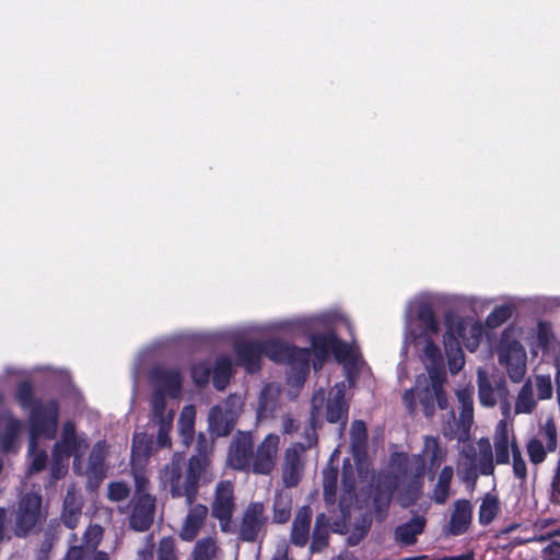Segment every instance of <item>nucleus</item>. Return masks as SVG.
<instances>
[{
  "instance_id": "9d476101",
  "label": "nucleus",
  "mask_w": 560,
  "mask_h": 560,
  "mask_svg": "<svg viewBox=\"0 0 560 560\" xmlns=\"http://www.w3.org/2000/svg\"><path fill=\"white\" fill-rule=\"evenodd\" d=\"M268 517L262 502H250L243 512L237 535L243 542L261 541L266 536Z\"/></svg>"
},
{
  "instance_id": "79ce46f5",
  "label": "nucleus",
  "mask_w": 560,
  "mask_h": 560,
  "mask_svg": "<svg viewBox=\"0 0 560 560\" xmlns=\"http://www.w3.org/2000/svg\"><path fill=\"white\" fill-rule=\"evenodd\" d=\"M513 315V306L503 304L495 306L486 318V326L489 328H498L509 320Z\"/></svg>"
},
{
  "instance_id": "69168bd1",
  "label": "nucleus",
  "mask_w": 560,
  "mask_h": 560,
  "mask_svg": "<svg viewBox=\"0 0 560 560\" xmlns=\"http://www.w3.org/2000/svg\"><path fill=\"white\" fill-rule=\"evenodd\" d=\"M370 532V524L363 523L357 526L348 537V544L350 546H357L363 538L368 536Z\"/></svg>"
},
{
  "instance_id": "cd10ccee",
  "label": "nucleus",
  "mask_w": 560,
  "mask_h": 560,
  "mask_svg": "<svg viewBox=\"0 0 560 560\" xmlns=\"http://www.w3.org/2000/svg\"><path fill=\"white\" fill-rule=\"evenodd\" d=\"M417 320L421 324L425 336L438 335L440 325L432 305L428 302H420L416 308Z\"/></svg>"
},
{
  "instance_id": "bb28decb",
  "label": "nucleus",
  "mask_w": 560,
  "mask_h": 560,
  "mask_svg": "<svg viewBox=\"0 0 560 560\" xmlns=\"http://www.w3.org/2000/svg\"><path fill=\"white\" fill-rule=\"evenodd\" d=\"M233 376L232 360L228 355L217 358L212 369V384L217 390H224Z\"/></svg>"
},
{
  "instance_id": "c85d7f7f",
  "label": "nucleus",
  "mask_w": 560,
  "mask_h": 560,
  "mask_svg": "<svg viewBox=\"0 0 560 560\" xmlns=\"http://www.w3.org/2000/svg\"><path fill=\"white\" fill-rule=\"evenodd\" d=\"M355 476L351 467L346 468L343 465L341 478V495L339 499V508L341 511L349 509L357 498Z\"/></svg>"
},
{
  "instance_id": "864d4df0",
  "label": "nucleus",
  "mask_w": 560,
  "mask_h": 560,
  "mask_svg": "<svg viewBox=\"0 0 560 560\" xmlns=\"http://www.w3.org/2000/svg\"><path fill=\"white\" fill-rule=\"evenodd\" d=\"M539 434L545 439L547 451L552 453L558 445L557 427L552 418H548L546 422L539 427Z\"/></svg>"
},
{
  "instance_id": "5701e85b",
  "label": "nucleus",
  "mask_w": 560,
  "mask_h": 560,
  "mask_svg": "<svg viewBox=\"0 0 560 560\" xmlns=\"http://www.w3.org/2000/svg\"><path fill=\"white\" fill-rule=\"evenodd\" d=\"M336 338V332L329 330L322 334H314L311 336V346L314 361L313 368L315 371L320 370L325 361L327 360Z\"/></svg>"
},
{
  "instance_id": "052dcab7",
  "label": "nucleus",
  "mask_w": 560,
  "mask_h": 560,
  "mask_svg": "<svg viewBox=\"0 0 560 560\" xmlns=\"http://www.w3.org/2000/svg\"><path fill=\"white\" fill-rule=\"evenodd\" d=\"M34 451L30 447V452L32 453V463L30 465L28 471L31 474H36L45 469L47 464V453L45 450H36Z\"/></svg>"
},
{
  "instance_id": "f257e3e1",
  "label": "nucleus",
  "mask_w": 560,
  "mask_h": 560,
  "mask_svg": "<svg viewBox=\"0 0 560 560\" xmlns=\"http://www.w3.org/2000/svg\"><path fill=\"white\" fill-rule=\"evenodd\" d=\"M280 436L267 434L256 446L250 431L238 430L228 450V465L237 471L260 476L270 475L277 465Z\"/></svg>"
},
{
  "instance_id": "72a5a7b5",
  "label": "nucleus",
  "mask_w": 560,
  "mask_h": 560,
  "mask_svg": "<svg viewBox=\"0 0 560 560\" xmlns=\"http://www.w3.org/2000/svg\"><path fill=\"white\" fill-rule=\"evenodd\" d=\"M537 402L534 399L533 385L530 380H526L522 385L516 399L515 412L516 413H532L536 409Z\"/></svg>"
},
{
  "instance_id": "37998d69",
  "label": "nucleus",
  "mask_w": 560,
  "mask_h": 560,
  "mask_svg": "<svg viewBox=\"0 0 560 560\" xmlns=\"http://www.w3.org/2000/svg\"><path fill=\"white\" fill-rule=\"evenodd\" d=\"M467 457L468 462L459 465L458 472L460 475L462 481L472 491L476 487L480 472L477 469L475 456L468 455Z\"/></svg>"
},
{
  "instance_id": "7ed1b4c3",
  "label": "nucleus",
  "mask_w": 560,
  "mask_h": 560,
  "mask_svg": "<svg viewBox=\"0 0 560 560\" xmlns=\"http://www.w3.org/2000/svg\"><path fill=\"white\" fill-rule=\"evenodd\" d=\"M424 385L418 380L415 388L405 390L402 401L409 415L417 413V400L421 406L423 416L433 418L436 407L441 410L448 408V399L444 390L445 375L431 372L429 380L424 378Z\"/></svg>"
},
{
  "instance_id": "0e129e2a",
  "label": "nucleus",
  "mask_w": 560,
  "mask_h": 560,
  "mask_svg": "<svg viewBox=\"0 0 560 560\" xmlns=\"http://www.w3.org/2000/svg\"><path fill=\"white\" fill-rule=\"evenodd\" d=\"M331 352L335 355L336 360L343 361L350 354V348L347 342L339 339L338 336L336 335Z\"/></svg>"
},
{
  "instance_id": "4468645a",
  "label": "nucleus",
  "mask_w": 560,
  "mask_h": 560,
  "mask_svg": "<svg viewBox=\"0 0 560 560\" xmlns=\"http://www.w3.org/2000/svg\"><path fill=\"white\" fill-rule=\"evenodd\" d=\"M425 474V460L421 455L415 457V466L411 476L402 485L398 500L402 508H410L416 504L422 494Z\"/></svg>"
},
{
  "instance_id": "603ef678",
  "label": "nucleus",
  "mask_w": 560,
  "mask_h": 560,
  "mask_svg": "<svg viewBox=\"0 0 560 560\" xmlns=\"http://www.w3.org/2000/svg\"><path fill=\"white\" fill-rule=\"evenodd\" d=\"M212 369L209 362H197L191 366V378L196 386L203 387L209 383Z\"/></svg>"
},
{
  "instance_id": "58836bf2",
  "label": "nucleus",
  "mask_w": 560,
  "mask_h": 560,
  "mask_svg": "<svg viewBox=\"0 0 560 560\" xmlns=\"http://www.w3.org/2000/svg\"><path fill=\"white\" fill-rule=\"evenodd\" d=\"M15 399L23 409L31 410L39 400L34 396V386L31 381H22L15 389Z\"/></svg>"
},
{
  "instance_id": "13d9d810",
  "label": "nucleus",
  "mask_w": 560,
  "mask_h": 560,
  "mask_svg": "<svg viewBox=\"0 0 560 560\" xmlns=\"http://www.w3.org/2000/svg\"><path fill=\"white\" fill-rule=\"evenodd\" d=\"M129 493V487L122 481L110 482L108 486V499L110 501H122L128 498Z\"/></svg>"
},
{
  "instance_id": "de8ad7c7",
  "label": "nucleus",
  "mask_w": 560,
  "mask_h": 560,
  "mask_svg": "<svg viewBox=\"0 0 560 560\" xmlns=\"http://www.w3.org/2000/svg\"><path fill=\"white\" fill-rule=\"evenodd\" d=\"M292 502L282 497L276 498L272 506V520L277 524H284L291 517Z\"/></svg>"
},
{
  "instance_id": "c03bdc74",
  "label": "nucleus",
  "mask_w": 560,
  "mask_h": 560,
  "mask_svg": "<svg viewBox=\"0 0 560 560\" xmlns=\"http://www.w3.org/2000/svg\"><path fill=\"white\" fill-rule=\"evenodd\" d=\"M179 434L184 445L189 446L195 436V416L194 411L187 415L184 410L178 420Z\"/></svg>"
},
{
  "instance_id": "f3484780",
  "label": "nucleus",
  "mask_w": 560,
  "mask_h": 560,
  "mask_svg": "<svg viewBox=\"0 0 560 560\" xmlns=\"http://www.w3.org/2000/svg\"><path fill=\"white\" fill-rule=\"evenodd\" d=\"M234 485L231 480H222L217 483L213 500L211 502V516L233 514L235 511Z\"/></svg>"
},
{
  "instance_id": "393cba45",
  "label": "nucleus",
  "mask_w": 560,
  "mask_h": 560,
  "mask_svg": "<svg viewBox=\"0 0 560 560\" xmlns=\"http://www.w3.org/2000/svg\"><path fill=\"white\" fill-rule=\"evenodd\" d=\"M329 544V518L325 513H320L315 518L310 544L311 553L323 552Z\"/></svg>"
},
{
  "instance_id": "412c9836",
  "label": "nucleus",
  "mask_w": 560,
  "mask_h": 560,
  "mask_svg": "<svg viewBox=\"0 0 560 560\" xmlns=\"http://www.w3.org/2000/svg\"><path fill=\"white\" fill-rule=\"evenodd\" d=\"M472 518V505L467 499H458L454 502V510L448 522V533L453 536L465 534Z\"/></svg>"
},
{
  "instance_id": "a878e982",
  "label": "nucleus",
  "mask_w": 560,
  "mask_h": 560,
  "mask_svg": "<svg viewBox=\"0 0 560 560\" xmlns=\"http://www.w3.org/2000/svg\"><path fill=\"white\" fill-rule=\"evenodd\" d=\"M349 406L345 401V393L339 389L326 404V420L329 423L346 425L348 420Z\"/></svg>"
},
{
  "instance_id": "aec40b11",
  "label": "nucleus",
  "mask_w": 560,
  "mask_h": 560,
  "mask_svg": "<svg viewBox=\"0 0 560 560\" xmlns=\"http://www.w3.org/2000/svg\"><path fill=\"white\" fill-rule=\"evenodd\" d=\"M237 422V416L232 410H223L220 406H213L208 415L209 430L218 438L228 436Z\"/></svg>"
},
{
  "instance_id": "3c124183",
  "label": "nucleus",
  "mask_w": 560,
  "mask_h": 560,
  "mask_svg": "<svg viewBox=\"0 0 560 560\" xmlns=\"http://www.w3.org/2000/svg\"><path fill=\"white\" fill-rule=\"evenodd\" d=\"M526 451L529 460L534 465H539L545 462L547 457V446L545 447L541 440L532 438L526 444Z\"/></svg>"
},
{
  "instance_id": "4be33fe9",
  "label": "nucleus",
  "mask_w": 560,
  "mask_h": 560,
  "mask_svg": "<svg viewBox=\"0 0 560 560\" xmlns=\"http://www.w3.org/2000/svg\"><path fill=\"white\" fill-rule=\"evenodd\" d=\"M83 500L74 489H68L63 499L61 522L69 529H74L82 515Z\"/></svg>"
},
{
  "instance_id": "6e6d98bb",
  "label": "nucleus",
  "mask_w": 560,
  "mask_h": 560,
  "mask_svg": "<svg viewBox=\"0 0 560 560\" xmlns=\"http://www.w3.org/2000/svg\"><path fill=\"white\" fill-rule=\"evenodd\" d=\"M535 385L539 400H546L552 397L553 388L549 375H536Z\"/></svg>"
},
{
  "instance_id": "9b49d317",
  "label": "nucleus",
  "mask_w": 560,
  "mask_h": 560,
  "mask_svg": "<svg viewBox=\"0 0 560 560\" xmlns=\"http://www.w3.org/2000/svg\"><path fill=\"white\" fill-rule=\"evenodd\" d=\"M88 447L86 439L77 433L75 423L67 420L62 424L60 440L52 446L51 457L55 465L60 464L61 460H68L71 456L79 459Z\"/></svg>"
},
{
  "instance_id": "473e14b6",
  "label": "nucleus",
  "mask_w": 560,
  "mask_h": 560,
  "mask_svg": "<svg viewBox=\"0 0 560 560\" xmlns=\"http://www.w3.org/2000/svg\"><path fill=\"white\" fill-rule=\"evenodd\" d=\"M338 476L337 467L327 466L323 470V498L327 505L336 503Z\"/></svg>"
},
{
  "instance_id": "f8f14e48",
  "label": "nucleus",
  "mask_w": 560,
  "mask_h": 560,
  "mask_svg": "<svg viewBox=\"0 0 560 560\" xmlns=\"http://www.w3.org/2000/svg\"><path fill=\"white\" fill-rule=\"evenodd\" d=\"M149 380L154 390L167 394L171 398H177L183 390V375L177 368L155 365L149 372Z\"/></svg>"
},
{
  "instance_id": "39448f33",
  "label": "nucleus",
  "mask_w": 560,
  "mask_h": 560,
  "mask_svg": "<svg viewBox=\"0 0 560 560\" xmlns=\"http://www.w3.org/2000/svg\"><path fill=\"white\" fill-rule=\"evenodd\" d=\"M271 361L277 364H287L290 368V378L303 384L310 373L311 349L301 348L275 338L270 345Z\"/></svg>"
},
{
  "instance_id": "0eeeda50",
  "label": "nucleus",
  "mask_w": 560,
  "mask_h": 560,
  "mask_svg": "<svg viewBox=\"0 0 560 560\" xmlns=\"http://www.w3.org/2000/svg\"><path fill=\"white\" fill-rule=\"evenodd\" d=\"M47 516L43 509V498L37 492H27L21 497L15 512L14 535L25 538L42 524Z\"/></svg>"
},
{
  "instance_id": "bf43d9fd",
  "label": "nucleus",
  "mask_w": 560,
  "mask_h": 560,
  "mask_svg": "<svg viewBox=\"0 0 560 560\" xmlns=\"http://www.w3.org/2000/svg\"><path fill=\"white\" fill-rule=\"evenodd\" d=\"M160 423L156 443L160 448L170 447L172 445L170 431L172 428V418L166 420H158Z\"/></svg>"
},
{
  "instance_id": "c9c22d12",
  "label": "nucleus",
  "mask_w": 560,
  "mask_h": 560,
  "mask_svg": "<svg viewBox=\"0 0 560 560\" xmlns=\"http://www.w3.org/2000/svg\"><path fill=\"white\" fill-rule=\"evenodd\" d=\"M153 450V438L145 432H137L132 438L131 457L132 459H148Z\"/></svg>"
},
{
  "instance_id": "2eb2a0df",
  "label": "nucleus",
  "mask_w": 560,
  "mask_h": 560,
  "mask_svg": "<svg viewBox=\"0 0 560 560\" xmlns=\"http://www.w3.org/2000/svg\"><path fill=\"white\" fill-rule=\"evenodd\" d=\"M397 488V476L388 475L377 481L372 494L373 512L377 522L382 523L386 520L393 495Z\"/></svg>"
},
{
  "instance_id": "dca6fc26",
  "label": "nucleus",
  "mask_w": 560,
  "mask_h": 560,
  "mask_svg": "<svg viewBox=\"0 0 560 560\" xmlns=\"http://www.w3.org/2000/svg\"><path fill=\"white\" fill-rule=\"evenodd\" d=\"M107 453L105 440H100L93 445L86 467V477L90 485L97 487L106 477L105 459Z\"/></svg>"
},
{
  "instance_id": "5fc2aeb1",
  "label": "nucleus",
  "mask_w": 560,
  "mask_h": 560,
  "mask_svg": "<svg viewBox=\"0 0 560 560\" xmlns=\"http://www.w3.org/2000/svg\"><path fill=\"white\" fill-rule=\"evenodd\" d=\"M166 396L165 393H161L160 390H154L151 399V408L153 418L156 420H166L165 410H166Z\"/></svg>"
},
{
  "instance_id": "7c9ffc66",
  "label": "nucleus",
  "mask_w": 560,
  "mask_h": 560,
  "mask_svg": "<svg viewBox=\"0 0 560 560\" xmlns=\"http://www.w3.org/2000/svg\"><path fill=\"white\" fill-rule=\"evenodd\" d=\"M454 476V470L452 466H444L439 474L436 485L433 489V501L436 504H444L451 491V483Z\"/></svg>"
},
{
  "instance_id": "b1692460",
  "label": "nucleus",
  "mask_w": 560,
  "mask_h": 560,
  "mask_svg": "<svg viewBox=\"0 0 560 560\" xmlns=\"http://www.w3.org/2000/svg\"><path fill=\"white\" fill-rule=\"evenodd\" d=\"M427 521L423 516H413L408 522L398 525L394 530V538L404 546L417 542V537L424 532Z\"/></svg>"
},
{
  "instance_id": "338daca9",
  "label": "nucleus",
  "mask_w": 560,
  "mask_h": 560,
  "mask_svg": "<svg viewBox=\"0 0 560 560\" xmlns=\"http://www.w3.org/2000/svg\"><path fill=\"white\" fill-rule=\"evenodd\" d=\"M551 502L560 505V459L558 460L555 475L551 480Z\"/></svg>"
},
{
  "instance_id": "f704fd0d",
  "label": "nucleus",
  "mask_w": 560,
  "mask_h": 560,
  "mask_svg": "<svg viewBox=\"0 0 560 560\" xmlns=\"http://www.w3.org/2000/svg\"><path fill=\"white\" fill-rule=\"evenodd\" d=\"M459 339L460 338L453 336L451 331L444 332L443 335V345L446 354L448 357H451L452 353L459 354L458 359L456 358V355H454V358L450 359L448 361L450 369L453 373L462 369L464 364V353L459 345Z\"/></svg>"
},
{
  "instance_id": "774afa93",
  "label": "nucleus",
  "mask_w": 560,
  "mask_h": 560,
  "mask_svg": "<svg viewBox=\"0 0 560 560\" xmlns=\"http://www.w3.org/2000/svg\"><path fill=\"white\" fill-rule=\"evenodd\" d=\"M541 560H560V541H551L541 550Z\"/></svg>"
},
{
  "instance_id": "e2e57ef3",
  "label": "nucleus",
  "mask_w": 560,
  "mask_h": 560,
  "mask_svg": "<svg viewBox=\"0 0 560 560\" xmlns=\"http://www.w3.org/2000/svg\"><path fill=\"white\" fill-rule=\"evenodd\" d=\"M213 518L218 520L220 529L224 534H235L237 533L238 527L233 524L232 517L233 514H221V515H212Z\"/></svg>"
},
{
  "instance_id": "a211bd4d",
  "label": "nucleus",
  "mask_w": 560,
  "mask_h": 560,
  "mask_svg": "<svg viewBox=\"0 0 560 560\" xmlns=\"http://www.w3.org/2000/svg\"><path fill=\"white\" fill-rule=\"evenodd\" d=\"M312 517L313 512L308 505H303L298 510L290 533V542L293 546L303 548L307 545Z\"/></svg>"
},
{
  "instance_id": "6ab92c4d",
  "label": "nucleus",
  "mask_w": 560,
  "mask_h": 560,
  "mask_svg": "<svg viewBox=\"0 0 560 560\" xmlns=\"http://www.w3.org/2000/svg\"><path fill=\"white\" fill-rule=\"evenodd\" d=\"M190 506L179 530V537L184 541H192L198 536L209 512L207 505L201 503Z\"/></svg>"
},
{
  "instance_id": "20e7f679",
  "label": "nucleus",
  "mask_w": 560,
  "mask_h": 560,
  "mask_svg": "<svg viewBox=\"0 0 560 560\" xmlns=\"http://www.w3.org/2000/svg\"><path fill=\"white\" fill-rule=\"evenodd\" d=\"M60 405L56 398L38 400L30 410V447L34 451L40 438L54 440L57 435Z\"/></svg>"
},
{
  "instance_id": "f03ea898",
  "label": "nucleus",
  "mask_w": 560,
  "mask_h": 560,
  "mask_svg": "<svg viewBox=\"0 0 560 560\" xmlns=\"http://www.w3.org/2000/svg\"><path fill=\"white\" fill-rule=\"evenodd\" d=\"M207 440L199 434L197 441V455L189 457L185 470L180 459H172L164 467L165 482L170 487L173 499L184 498L187 505H192L199 494L200 481L206 480L210 467L207 453Z\"/></svg>"
},
{
  "instance_id": "09e8293b",
  "label": "nucleus",
  "mask_w": 560,
  "mask_h": 560,
  "mask_svg": "<svg viewBox=\"0 0 560 560\" xmlns=\"http://www.w3.org/2000/svg\"><path fill=\"white\" fill-rule=\"evenodd\" d=\"M445 332L451 331V334L455 337L465 338L467 324L464 318L460 316L448 312L444 318Z\"/></svg>"
},
{
  "instance_id": "c756f323",
  "label": "nucleus",
  "mask_w": 560,
  "mask_h": 560,
  "mask_svg": "<svg viewBox=\"0 0 560 560\" xmlns=\"http://www.w3.org/2000/svg\"><path fill=\"white\" fill-rule=\"evenodd\" d=\"M501 511L500 500L497 494L487 492L479 505L478 521L482 526L490 525Z\"/></svg>"
},
{
  "instance_id": "49530a36",
  "label": "nucleus",
  "mask_w": 560,
  "mask_h": 560,
  "mask_svg": "<svg viewBox=\"0 0 560 560\" xmlns=\"http://www.w3.org/2000/svg\"><path fill=\"white\" fill-rule=\"evenodd\" d=\"M156 560H178L176 541L173 536H164L160 539Z\"/></svg>"
},
{
  "instance_id": "4d7b16f0",
  "label": "nucleus",
  "mask_w": 560,
  "mask_h": 560,
  "mask_svg": "<svg viewBox=\"0 0 560 560\" xmlns=\"http://www.w3.org/2000/svg\"><path fill=\"white\" fill-rule=\"evenodd\" d=\"M423 355L428 359L431 364L439 365L443 358L440 347L433 341L432 336H427L425 345L423 348Z\"/></svg>"
},
{
  "instance_id": "ddd939ff",
  "label": "nucleus",
  "mask_w": 560,
  "mask_h": 560,
  "mask_svg": "<svg viewBox=\"0 0 560 560\" xmlns=\"http://www.w3.org/2000/svg\"><path fill=\"white\" fill-rule=\"evenodd\" d=\"M499 363L506 369L513 383H520L526 372L525 352L522 345L512 340L499 350Z\"/></svg>"
},
{
  "instance_id": "a18cd8bd",
  "label": "nucleus",
  "mask_w": 560,
  "mask_h": 560,
  "mask_svg": "<svg viewBox=\"0 0 560 560\" xmlns=\"http://www.w3.org/2000/svg\"><path fill=\"white\" fill-rule=\"evenodd\" d=\"M20 431L21 421L14 418L9 419L1 436V448L3 452H9L12 448Z\"/></svg>"
},
{
  "instance_id": "2f4dec72",
  "label": "nucleus",
  "mask_w": 560,
  "mask_h": 560,
  "mask_svg": "<svg viewBox=\"0 0 560 560\" xmlns=\"http://www.w3.org/2000/svg\"><path fill=\"white\" fill-rule=\"evenodd\" d=\"M495 463L498 465H506L510 463V442L506 425L500 421L499 429L494 435Z\"/></svg>"
},
{
  "instance_id": "423d86ee",
  "label": "nucleus",
  "mask_w": 560,
  "mask_h": 560,
  "mask_svg": "<svg viewBox=\"0 0 560 560\" xmlns=\"http://www.w3.org/2000/svg\"><path fill=\"white\" fill-rule=\"evenodd\" d=\"M307 443H293L284 452L282 463V482L287 488L296 487L303 478L305 468V452L317 444L318 438L314 424L306 432Z\"/></svg>"
},
{
  "instance_id": "e433bc0d",
  "label": "nucleus",
  "mask_w": 560,
  "mask_h": 560,
  "mask_svg": "<svg viewBox=\"0 0 560 560\" xmlns=\"http://www.w3.org/2000/svg\"><path fill=\"white\" fill-rule=\"evenodd\" d=\"M423 455L429 457L431 468H439L441 463L444 460L445 452L440 445L438 436L425 435L423 440Z\"/></svg>"
},
{
  "instance_id": "1a4fd4ad",
  "label": "nucleus",
  "mask_w": 560,
  "mask_h": 560,
  "mask_svg": "<svg viewBox=\"0 0 560 560\" xmlns=\"http://www.w3.org/2000/svg\"><path fill=\"white\" fill-rule=\"evenodd\" d=\"M275 338L265 341L236 340L233 343L235 362L245 369L248 374H255L261 369V358L265 355L271 360L270 345Z\"/></svg>"
},
{
  "instance_id": "a19ab883",
  "label": "nucleus",
  "mask_w": 560,
  "mask_h": 560,
  "mask_svg": "<svg viewBox=\"0 0 560 560\" xmlns=\"http://www.w3.org/2000/svg\"><path fill=\"white\" fill-rule=\"evenodd\" d=\"M477 469L482 476H491L494 472L493 453L491 445L488 440H485V444L481 445Z\"/></svg>"
},
{
  "instance_id": "4c0bfd02",
  "label": "nucleus",
  "mask_w": 560,
  "mask_h": 560,
  "mask_svg": "<svg viewBox=\"0 0 560 560\" xmlns=\"http://www.w3.org/2000/svg\"><path fill=\"white\" fill-rule=\"evenodd\" d=\"M478 395L480 404L486 407H494L497 397L491 382L486 372L478 371Z\"/></svg>"
},
{
  "instance_id": "8fccbe9b",
  "label": "nucleus",
  "mask_w": 560,
  "mask_h": 560,
  "mask_svg": "<svg viewBox=\"0 0 560 560\" xmlns=\"http://www.w3.org/2000/svg\"><path fill=\"white\" fill-rule=\"evenodd\" d=\"M511 454H512V458H513L512 466H513L514 476L522 481L526 480V478H527L526 463L522 456L521 448L518 447L515 439H513L511 442Z\"/></svg>"
},
{
  "instance_id": "680f3d73",
  "label": "nucleus",
  "mask_w": 560,
  "mask_h": 560,
  "mask_svg": "<svg viewBox=\"0 0 560 560\" xmlns=\"http://www.w3.org/2000/svg\"><path fill=\"white\" fill-rule=\"evenodd\" d=\"M537 338H538L539 346L544 350H546L550 347V345L552 343V340H553V334H552L551 327L548 323L540 322L538 324Z\"/></svg>"
},
{
  "instance_id": "ea45409f",
  "label": "nucleus",
  "mask_w": 560,
  "mask_h": 560,
  "mask_svg": "<svg viewBox=\"0 0 560 560\" xmlns=\"http://www.w3.org/2000/svg\"><path fill=\"white\" fill-rule=\"evenodd\" d=\"M215 552V540L212 537H203L197 540L191 557L192 560H213Z\"/></svg>"
},
{
  "instance_id": "6e6552de",
  "label": "nucleus",
  "mask_w": 560,
  "mask_h": 560,
  "mask_svg": "<svg viewBox=\"0 0 560 560\" xmlns=\"http://www.w3.org/2000/svg\"><path fill=\"white\" fill-rule=\"evenodd\" d=\"M130 509L129 528L137 533L149 530L155 517L156 498L145 492L141 485H138L130 500Z\"/></svg>"
}]
</instances>
